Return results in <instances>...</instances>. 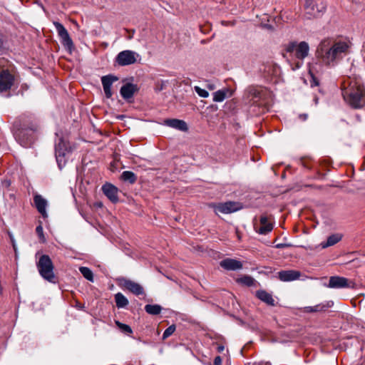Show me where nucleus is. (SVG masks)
<instances>
[{
    "instance_id": "f257e3e1",
    "label": "nucleus",
    "mask_w": 365,
    "mask_h": 365,
    "mask_svg": "<svg viewBox=\"0 0 365 365\" xmlns=\"http://www.w3.org/2000/svg\"><path fill=\"white\" fill-rule=\"evenodd\" d=\"M351 41L346 38H324L319 43L317 56L327 66H334L350 52Z\"/></svg>"
},
{
    "instance_id": "f03ea898",
    "label": "nucleus",
    "mask_w": 365,
    "mask_h": 365,
    "mask_svg": "<svg viewBox=\"0 0 365 365\" xmlns=\"http://www.w3.org/2000/svg\"><path fill=\"white\" fill-rule=\"evenodd\" d=\"M37 125L31 115L26 114L19 116L14 123L13 131L16 140L25 148L31 146L34 142V133Z\"/></svg>"
},
{
    "instance_id": "7ed1b4c3",
    "label": "nucleus",
    "mask_w": 365,
    "mask_h": 365,
    "mask_svg": "<svg viewBox=\"0 0 365 365\" xmlns=\"http://www.w3.org/2000/svg\"><path fill=\"white\" fill-rule=\"evenodd\" d=\"M342 96L344 101L353 108H361L365 106V88L359 79H347L342 87Z\"/></svg>"
},
{
    "instance_id": "20e7f679",
    "label": "nucleus",
    "mask_w": 365,
    "mask_h": 365,
    "mask_svg": "<svg viewBox=\"0 0 365 365\" xmlns=\"http://www.w3.org/2000/svg\"><path fill=\"white\" fill-rule=\"evenodd\" d=\"M284 51V56L289 61L292 69L294 71L302 67L304 59L309 54V46L305 41H293L285 46Z\"/></svg>"
},
{
    "instance_id": "39448f33",
    "label": "nucleus",
    "mask_w": 365,
    "mask_h": 365,
    "mask_svg": "<svg viewBox=\"0 0 365 365\" xmlns=\"http://www.w3.org/2000/svg\"><path fill=\"white\" fill-rule=\"evenodd\" d=\"M36 267L39 274L45 280L56 283V275L54 274V266L50 257L46 255H43L40 257L38 262L36 263Z\"/></svg>"
},
{
    "instance_id": "423d86ee",
    "label": "nucleus",
    "mask_w": 365,
    "mask_h": 365,
    "mask_svg": "<svg viewBox=\"0 0 365 365\" xmlns=\"http://www.w3.org/2000/svg\"><path fill=\"white\" fill-rule=\"evenodd\" d=\"M304 9L307 19L318 18L324 14L327 4L323 1L305 0Z\"/></svg>"
},
{
    "instance_id": "0eeeda50",
    "label": "nucleus",
    "mask_w": 365,
    "mask_h": 365,
    "mask_svg": "<svg viewBox=\"0 0 365 365\" xmlns=\"http://www.w3.org/2000/svg\"><path fill=\"white\" fill-rule=\"evenodd\" d=\"M53 25L56 29L58 36L61 38L62 45L66 50L71 53L72 50L74 48V46L68 31L63 26V24L59 22L54 21Z\"/></svg>"
},
{
    "instance_id": "6e6552de",
    "label": "nucleus",
    "mask_w": 365,
    "mask_h": 365,
    "mask_svg": "<svg viewBox=\"0 0 365 365\" xmlns=\"http://www.w3.org/2000/svg\"><path fill=\"white\" fill-rule=\"evenodd\" d=\"M209 206L214 209L216 214L218 212L230 214L238 211L242 208L239 202L231 201L221 203H212Z\"/></svg>"
},
{
    "instance_id": "1a4fd4ad",
    "label": "nucleus",
    "mask_w": 365,
    "mask_h": 365,
    "mask_svg": "<svg viewBox=\"0 0 365 365\" xmlns=\"http://www.w3.org/2000/svg\"><path fill=\"white\" fill-rule=\"evenodd\" d=\"M139 54L130 50H125L120 52L116 58V63L121 66H128L135 63Z\"/></svg>"
},
{
    "instance_id": "9d476101",
    "label": "nucleus",
    "mask_w": 365,
    "mask_h": 365,
    "mask_svg": "<svg viewBox=\"0 0 365 365\" xmlns=\"http://www.w3.org/2000/svg\"><path fill=\"white\" fill-rule=\"evenodd\" d=\"M15 78L9 68H6L0 72V92L10 90L14 83Z\"/></svg>"
},
{
    "instance_id": "9b49d317",
    "label": "nucleus",
    "mask_w": 365,
    "mask_h": 365,
    "mask_svg": "<svg viewBox=\"0 0 365 365\" xmlns=\"http://www.w3.org/2000/svg\"><path fill=\"white\" fill-rule=\"evenodd\" d=\"M274 217L271 215H262L259 219L260 227L257 228L255 226V228L260 235H267L270 232L274 227Z\"/></svg>"
},
{
    "instance_id": "f8f14e48",
    "label": "nucleus",
    "mask_w": 365,
    "mask_h": 365,
    "mask_svg": "<svg viewBox=\"0 0 365 365\" xmlns=\"http://www.w3.org/2000/svg\"><path fill=\"white\" fill-rule=\"evenodd\" d=\"M118 280L119 286L129 290L133 294L137 296L144 294L143 287L138 283L123 277L119 278Z\"/></svg>"
},
{
    "instance_id": "ddd939ff",
    "label": "nucleus",
    "mask_w": 365,
    "mask_h": 365,
    "mask_svg": "<svg viewBox=\"0 0 365 365\" xmlns=\"http://www.w3.org/2000/svg\"><path fill=\"white\" fill-rule=\"evenodd\" d=\"M354 283L349 281L348 279L340 277V276H332L330 277L329 284L327 285V287L331 289H342L353 287Z\"/></svg>"
},
{
    "instance_id": "4468645a",
    "label": "nucleus",
    "mask_w": 365,
    "mask_h": 365,
    "mask_svg": "<svg viewBox=\"0 0 365 365\" xmlns=\"http://www.w3.org/2000/svg\"><path fill=\"white\" fill-rule=\"evenodd\" d=\"M117 81H118V78L112 74L103 76L101 77V83L103 85V91L107 98H110L112 97L113 92L111 91V87L113 83L116 82Z\"/></svg>"
},
{
    "instance_id": "2eb2a0df",
    "label": "nucleus",
    "mask_w": 365,
    "mask_h": 365,
    "mask_svg": "<svg viewBox=\"0 0 365 365\" xmlns=\"http://www.w3.org/2000/svg\"><path fill=\"white\" fill-rule=\"evenodd\" d=\"M104 195L113 203L118 201V188L110 183H106L102 187Z\"/></svg>"
},
{
    "instance_id": "dca6fc26",
    "label": "nucleus",
    "mask_w": 365,
    "mask_h": 365,
    "mask_svg": "<svg viewBox=\"0 0 365 365\" xmlns=\"http://www.w3.org/2000/svg\"><path fill=\"white\" fill-rule=\"evenodd\" d=\"M300 276L301 272L294 269L282 270L278 272V277L282 282L297 280L300 277Z\"/></svg>"
},
{
    "instance_id": "f3484780",
    "label": "nucleus",
    "mask_w": 365,
    "mask_h": 365,
    "mask_svg": "<svg viewBox=\"0 0 365 365\" xmlns=\"http://www.w3.org/2000/svg\"><path fill=\"white\" fill-rule=\"evenodd\" d=\"M34 202L38 212L46 218L48 217L46 212V207L48 205L47 201L41 195L36 194L34 197Z\"/></svg>"
},
{
    "instance_id": "a211bd4d",
    "label": "nucleus",
    "mask_w": 365,
    "mask_h": 365,
    "mask_svg": "<svg viewBox=\"0 0 365 365\" xmlns=\"http://www.w3.org/2000/svg\"><path fill=\"white\" fill-rule=\"evenodd\" d=\"M220 266L227 270H238L242 268V264L240 261L227 258L222 260L220 263Z\"/></svg>"
},
{
    "instance_id": "6ab92c4d",
    "label": "nucleus",
    "mask_w": 365,
    "mask_h": 365,
    "mask_svg": "<svg viewBox=\"0 0 365 365\" xmlns=\"http://www.w3.org/2000/svg\"><path fill=\"white\" fill-rule=\"evenodd\" d=\"M138 91V87L136 85L127 83L125 85H123L120 91L121 96L125 99L128 100L131 98L134 93Z\"/></svg>"
},
{
    "instance_id": "aec40b11",
    "label": "nucleus",
    "mask_w": 365,
    "mask_h": 365,
    "mask_svg": "<svg viewBox=\"0 0 365 365\" xmlns=\"http://www.w3.org/2000/svg\"><path fill=\"white\" fill-rule=\"evenodd\" d=\"M256 297L262 302L266 303L269 306L275 305V300L272 295L265 290H258L256 292Z\"/></svg>"
},
{
    "instance_id": "412c9836",
    "label": "nucleus",
    "mask_w": 365,
    "mask_h": 365,
    "mask_svg": "<svg viewBox=\"0 0 365 365\" xmlns=\"http://www.w3.org/2000/svg\"><path fill=\"white\" fill-rule=\"evenodd\" d=\"M342 238V235L339 233L333 234L327 237L326 242H322L320 244L322 248L325 249L327 247L333 246L338 243Z\"/></svg>"
},
{
    "instance_id": "4be33fe9",
    "label": "nucleus",
    "mask_w": 365,
    "mask_h": 365,
    "mask_svg": "<svg viewBox=\"0 0 365 365\" xmlns=\"http://www.w3.org/2000/svg\"><path fill=\"white\" fill-rule=\"evenodd\" d=\"M166 123L170 127L176 128L181 131H186L187 130V123L182 120L171 119L166 121Z\"/></svg>"
},
{
    "instance_id": "5701e85b",
    "label": "nucleus",
    "mask_w": 365,
    "mask_h": 365,
    "mask_svg": "<svg viewBox=\"0 0 365 365\" xmlns=\"http://www.w3.org/2000/svg\"><path fill=\"white\" fill-rule=\"evenodd\" d=\"M230 96H231V93H230V90L227 88L217 91L213 93V101L222 102Z\"/></svg>"
},
{
    "instance_id": "b1692460",
    "label": "nucleus",
    "mask_w": 365,
    "mask_h": 365,
    "mask_svg": "<svg viewBox=\"0 0 365 365\" xmlns=\"http://www.w3.org/2000/svg\"><path fill=\"white\" fill-rule=\"evenodd\" d=\"M57 150H60L62 151L63 155H66V153L71 152V147L68 146L67 142H66L63 138H60L58 143L56 144L55 146V154H57Z\"/></svg>"
},
{
    "instance_id": "393cba45",
    "label": "nucleus",
    "mask_w": 365,
    "mask_h": 365,
    "mask_svg": "<svg viewBox=\"0 0 365 365\" xmlns=\"http://www.w3.org/2000/svg\"><path fill=\"white\" fill-rule=\"evenodd\" d=\"M115 302L118 308H124L128 304V299L120 292L115 294Z\"/></svg>"
},
{
    "instance_id": "a878e982",
    "label": "nucleus",
    "mask_w": 365,
    "mask_h": 365,
    "mask_svg": "<svg viewBox=\"0 0 365 365\" xmlns=\"http://www.w3.org/2000/svg\"><path fill=\"white\" fill-rule=\"evenodd\" d=\"M162 309V307L159 304H146L145 306V311L150 315H158Z\"/></svg>"
},
{
    "instance_id": "bb28decb",
    "label": "nucleus",
    "mask_w": 365,
    "mask_h": 365,
    "mask_svg": "<svg viewBox=\"0 0 365 365\" xmlns=\"http://www.w3.org/2000/svg\"><path fill=\"white\" fill-rule=\"evenodd\" d=\"M121 179L123 181L129 182L130 183H134L136 180V176L131 171H124L121 174Z\"/></svg>"
},
{
    "instance_id": "cd10ccee",
    "label": "nucleus",
    "mask_w": 365,
    "mask_h": 365,
    "mask_svg": "<svg viewBox=\"0 0 365 365\" xmlns=\"http://www.w3.org/2000/svg\"><path fill=\"white\" fill-rule=\"evenodd\" d=\"M79 271L86 279L90 282H93V274L88 267H81Z\"/></svg>"
},
{
    "instance_id": "c85d7f7f",
    "label": "nucleus",
    "mask_w": 365,
    "mask_h": 365,
    "mask_svg": "<svg viewBox=\"0 0 365 365\" xmlns=\"http://www.w3.org/2000/svg\"><path fill=\"white\" fill-rule=\"evenodd\" d=\"M56 155V162L58 163V168L62 169L66 165V160L65 159L66 155H63V153L60 150H57V154Z\"/></svg>"
},
{
    "instance_id": "c756f323",
    "label": "nucleus",
    "mask_w": 365,
    "mask_h": 365,
    "mask_svg": "<svg viewBox=\"0 0 365 365\" xmlns=\"http://www.w3.org/2000/svg\"><path fill=\"white\" fill-rule=\"evenodd\" d=\"M237 282L247 286L252 287L255 284V279L250 276H244L237 279Z\"/></svg>"
},
{
    "instance_id": "7c9ffc66",
    "label": "nucleus",
    "mask_w": 365,
    "mask_h": 365,
    "mask_svg": "<svg viewBox=\"0 0 365 365\" xmlns=\"http://www.w3.org/2000/svg\"><path fill=\"white\" fill-rule=\"evenodd\" d=\"M116 326L124 333L131 334L133 332L130 326L123 324L119 321H115Z\"/></svg>"
},
{
    "instance_id": "2f4dec72",
    "label": "nucleus",
    "mask_w": 365,
    "mask_h": 365,
    "mask_svg": "<svg viewBox=\"0 0 365 365\" xmlns=\"http://www.w3.org/2000/svg\"><path fill=\"white\" fill-rule=\"evenodd\" d=\"M175 326L174 324L168 327L165 330V331L163 332V339H167L168 337H169L170 336H171L175 331Z\"/></svg>"
},
{
    "instance_id": "473e14b6",
    "label": "nucleus",
    "mask_w": 365,
    "mask_h": 365,
    "mask_svg": "<svg viewBox=\"0 0 365 365\" xmlns=\"http://www.w3.org/2000/svg\"><path fill=\"white\" fill-rule=\"evenodd\" d=\"M194 88L199 96L202 98H207L209 96V93L206 90L201 88L199 86H195Z\"/></svg>"
},
{
    "instance_id": "72a5a7b5",
    "label": "nucleus",
    "mask_w": 365,
    "mask_h": 365,
    "mask_svg": "<svg viewBox=\"0 0 365 365\" xmlns=\"http://www.w3.org/2000/svg\"><path fill=\"white\" fill-rule=\"evenodd\" d=\"M36 232L38 235L40 240L42 242H45L43 227L41 225H39L38 226L36 227Z\"/></svg>"
},
{
    "instance_id": "f704fd0d",
    "label": "nucleus",
    "mask_w": 365,
    "mask_h": 365,
    "mask_svg": "<svg viewBox=\"0 0 365 365\" xmlns=\"http://www.w3.org/2000/svg\"><path fill=\"white\" fill-rule=\"evenodd\" d=\"M9 66H10L9 63L6 58H0V72L4 69L9 68Z\"/></svg>"
},
{
    "instance_id": "c9c22d12",
    "label": "nucleus",
    "mask_w": 365,
    "mask_h": 365,
    "mask_svg": "<svg viewBox=\"0 0 365 365\" xmlns=\"http://www.w3.org/2000/svg\"><path fill=\"white\" fill-rule=\"evenodd\" d=\"M309 73H310L311 77H312V80L310 81L311 86L312 87L317 86L319 85V81H317V78H315L314 76V74H313L312 68L309 69Z\"/></svg>"
},
{
    "instance_id": "e433bc0d",
    "label": "nucleus",
    "mask_w": 365,
    "mask_h": 365,
    "mask_svg": "<svg viewBox=\"0 0 365 365\" xmlns=\"http://www.w3.org/2000/svg\"><path fill=\"white\" fill-rule=\"evenodd\" d=\"M324 308V306H322L320 304L316 305L313 307L314 312L322 311Z\"/></svg>"
},
{
    "instance_id": "4c0bfd02",
    "label": "nucleus",
    "mask_w": 365,
    "mask_h": 365,
    "mask_svg": "<svg viewBox=\"0 0 365 365\" xmlns=\"http://www.w3.org/2000/svg\"><path fill=\"white\" fill-rule=\"evenodd\" d=\"M222 364V359L220 356H217L214 359V365H221Z\"/></svg>"
},
{
    "instance_id": "58836bf2",
    "label": "nucleus",
    "mask_w": 365,
    "mask_h": 365,
    "mask_svg": "<svg viewBox=\"0 0 365 365\" xmlns=\"http://www.w3.org/2000/svg\"><path fill=\"white\" fill-rule=\"evenodd\" d=\"M361 55H362L364 61L365 62V42L363 43V46H362Z\"/></svg>"
},
{
    "instance_id": "ea45409f",
    "label": "nucleus",
    "mask_w": 365,
    "mask_h": 365,
    "mask_svg": "<svg viewBox=\"0 0 365 365\" xmlns=\"http://www.w3.org/2000/svg\"><path fill=\"white\" fill-rule=\"evenodd\" d=\"M304 309L307 312H314L313 307H306Z\"/></svg>"
},
{
    "instance_id": "a19ab883",
    "label": "nucleus",
    "mask_w": 365,
    "mask_h": 365,
    "mask_svg": "<svg viewBox=\"0 0 365 365\" xmlns=\"http://www.w3.org/2000/svg\"><path fill=\"white\" fill-rule=\"evenodd\" d=\"M287 245L285 244H278L276 245L277 248H283L285 247Z\"/></svg>"
},
{
    "instance_id": "79ce46f5",
    "label": "nucleus",
    "mask_w": 365,
    "mask_h": 365,
    "mask_svg": "<svg viewBox=\"0 0 365 365\" xmlns=\"http://www.w3.org/2000/svg\"><path fill=\"white\" fill-rule=\"evenodd\" d=\"M223 350H224V346H223L220 345V346H217V351H218L219 352H221V351H222Z\"/></svg>"
},
{
    "instance_id": "37998d69",
    "label": "nucleus",
    "mask_w": 365,
    "mask_h": 365,
    "mask_svg": "<svg viewBox=\"0 0 365 365\" xmlns=\"http://www.w3.org/2000/svg\"><path fill=\"white\" fill-rule=\"evenodd\" d=\"M208 88L210 89V90H213L215 86L213 85H208L207 86Z\"/></svg>"
},
{
    "instance_id": "c03bdc74",
    "label": "nucleus",
    "mask_w": 365,
    "mask_h": 365,
    "mask_svg": "<svg viewBox=\"0 0 365 365\" xmlns=\"http://www.w3.org/2000/svg\"><path fill=\"white\" fill-rule=\"evenodd\" d=\"M300 118H302L303 120L307 119V115H300Z\"/></svg>"
},
{
    "instance_id": "a18cd8bd",
    "label": "nucleus",
    "mask_w": 365,
    "mask_h": 365,
    "mask_svg": "<svg viewBox=\"0 0 365 365\" xmlns=\"http://www.w3.org/2000/svg\"><path fill=\"white\" fill-rule=\"evenodd\" d=\"M133 36L132 34H130L129 39L132 38Z\"/></svg>"
},
{
    "instance_id": "49530a36",
    "label": "nucleus",
    "mask_w": 365,
    "mask_h": 365,
    "mask_svg": "<svg viewBox=\"0 0 365 365\" xmlns=\"http://www.w3.org/2000/svg\"><path fill=\"white\" fill-rule=\"evenodd\" d=\"M133 36L132 34H130L129 39L132 38Z\"/></svg>"
}]
</instances>
